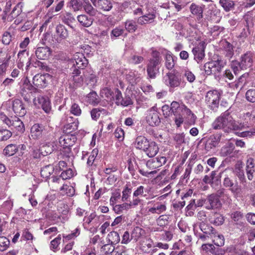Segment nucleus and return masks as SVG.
Listing matches in <instances>:
<instances>
[{"label":"nucleus","instance_id":"33","mask_svg":"<svg viewBox=\"0 0 255 255\" xmlns=\"http://www.w3.org/2000/svg\"><path fill=\"white\" fill-rule=\"evenodd\" d=\"M77 20L82 25L87 27L90 26L93 22V18L89 17L86 14L78 15Z\"/></svg>","mask_w":255,"mask_h":255},{"label":"nucleus","instance_id":"18","mask_svg":"<svg viewBox=\"0 0 255 255\" xmlns=\"http://www.w3.org/2000/svg\"><path fill=\"white\" fill-rule=\"evenodd\" d=\"M184 105H180L179 103L173 101L171 104V107L170 111H169V107L167 105H164L162 107V110L163 112V114L165 115H168V112H171L173 115L181 113L183 111V108Z\"/></svg>","mask_w":255,"mask_h":255},{"label":"nucleus","instance_id":"38","mask_svg":"<svg viewBox=\"0 0 255 255\" xmlns=\"http://www.w3.org/2000/svg\"><path fill=\"white\" fill-rule=\"evenodd\" d=\"M145 231L139 227H135L131 234V239L137 241L141 237L144 236Z\"/></svg>","mask_w":255,"mask_h":255},{"label":"nucleus","instance_id":"60","mask_svg":"<svg viewBox=\"0 0 255 255\" xmlns=\"http://www.w3.org/2000/svg\"><path fill=\"white\" fill-rule=\"evenodd\" d=\"M115 250V247L112 243L106 244L103 246L100 250V252L102 254L107 255L111 254Z\"/></svg>","mask_w":255,"mask_h":255},{"label":"nucleus","instance_id":"57","mask_svg":"<svg viewBox=\"0 0 255 255\" xmlns=\"http://www.w3.org/2000/svg\"><path fill=\"white\" fill-rule=\"evenodd\" d=\"M126 77L132 84H136L137 82H139L140 80V77L137 76L134 72H130L127 75Z\"/></svg>","mask_w":255,"mask_h":255},{"label":"nucleus","instance_id":"3","mask_svg":"<svg viewBox=\"0 0 255 255\" xmlns=\"http://www.w3.org/2000/svg\"><path fill=\"white\" fill-rule=\"evenodd\" d=\"M201 251L205 253H210L213 255H224L226 253H235L236 248L234 246H230L226 249H216L211 244H203L201 247Z\"/></svg>","mask_w":255,"mask_h":255},{"label":"nucleus","instance_id":"31","mask_svg":"<svg viewBox=\"0 0 255 255\" xmlns=\"http://www.w3.org/2000/svg\"><path fill=\"white\" fill-rule=\"evenodd\" d=\"M55 146L53 142H48L40 147L42 155L46 156L51 154L54 150Z\"/></svg>","mask_w":255,"mask_h":255},{"label":"nucleus","instance_id":"28","mask_svg":"<svg viewBox=\"0 0 255 255\" xmlns=\"http://www.w3.org/2000/svg\"><path fill=\"white\" fill-rule=\"evenodd\" d=\"M35 55L39 59H46L50 55V49L48 47H38L35 51Z\"/></svg>","mask_w":255,"mask_h":255},{"label":"nucleus","instance_id":"53","mask_svg":"<svg viewBox=\"0 0 255 255\" xmlns=\"http://www.w3.org/2000/svg\"><path fill=\"white\" fill-rule=\"evenodd\" d=\"M23 4L21 2L18 3L13 8L10 14V16L12 18L17 17L22 12Z\"/></svg>","mask_w":255,"mask_h":255},{"label":"nucleus","instance_id":"43","mask_svg":"<svg viewBox=\"0 0 255 255\" xmlns=\"http://www.w3.org/2000/svg\"><path fill=\"white\" fill-rule=\"evenodd\" d=\"M107 111L103 108H95L91 112V117L94 120H97L101 115H105Z\"/></svg>","mask_w":255,"mask_h":255},{"label":"nucleus","instance_id":"23","mask_svg":"<svg viewBox=\"0 0 255 255\" xmlns=\"http://www.w3.org/2000/svg\"><path fill=\"white\" fill-rule=\"evenodd\" d=\"M166 162V158L164 156H160L155 159L148 160L146 162V166L148 167L155 169L165 164Z\"/></svg>","mask_w":255,"mask_h":255},{"label":"nucleus","instance_id":"42","mask_svg":"<svg viewBox=\"0 0 255 255\" xmlns=\"http://www.w3.org/2000/svg\"><path fill=\"white\" fill-rule=\"evenodd\" d=\"M235 147L232 143H229L227 145L222 147L220 153L223 156H227L230 155L234 150Z\"/></svg>","mask_w":255,"mask_h":255},{"label":"nucleus","instance_id":"49","mask_svg":"<svg viewBox=\"0 0 255 255\" xmlns=\"http://www.w3.org/2000/svg\"><path fill=\"white\" fill-rule=\"evenodd\" d=\"M80 71L78 69H74L72 73V78L74 83L78 84H81L83 81V78L80 75Z\"/></svg>","mask_w":255,"mask_h":255},{"label":"nucleus","instance_id":"9","mask_svg":"<svg viewBox=\"0 0 255 255\" xmlns=\"http://www.w3.org/2000/svg\"><path fill=\"white\" fill-rule=\"evenodd\" d=\"M222 174L224 176L223 181V185L224 187L228 188L234 194H237L238 189L237 188V185L235 184L234 179V172L231 169H225Z\"/></svg>","mask_w":255,"mask_h":255},{"label":"nucleus","instance_id":"56","mask_svg":"<svg viewBox=\"0 0 255 255\" xmlns=\"http://www.w3.org/2000/svg\"><path fill=\"white\" fill-rule=\"evenodd\" d=\"M11 135L12 132L10 130L0 128V141L7 140Z\"/></svg>","mask_w":255,"mask_h":255},{"label":"nucleus","instance_id":"24","mask_svg":"<svg viewBox=\"0 0 255 255\" xmlns=\"http://www.w3.org/2000/svg\"><path fill=\"white\" fill-rule=\"evenodd\" d=\"M191 13L196 16L197 20L200 22L203 18V8L198 4L192 3L189 7Z\"/></svg>","mask_w":255,"mask_h":255},{"label":"nucleus","instance_id":"47","mask_svg":"<svg viewBox=\"0 0 255 255\" xmlns=\"http://www.w3.org/2000/svg\"><path fill=\"white\" fill-rule=\"evenodd\" d=\"M101 96L104 98H107L108 100H112L114 99V92L111 89L104 88L101 91Z\"/></svg>","mask_w":255,"mask_h":255},{"label":"nucleus","instance_id":"2","mask_svg":"<svg viewBox=\"0 0 255 255\" xmlns=\"http://www.w3.org/2000/svg\"><path fill=\"white\" fill-rule=\"evenodd\" d=\"M52 135L50 128L39 124H34L30 128V137L34 140L50 139Z\"/></svg>","mask_w":255,"mask_h":255},{"label":"nucleus","instance_id":"46","mask_svg":"<svg viewBox=\"0 0 255 255\" xmlns=\"http://www.w3.org/2000/svg\"><path fill=\"white\" fill-rule=\"evenodd\" d=\"M199 226L203 233L209 235L210 237H212L216 231L210 224H199Z\"/></svg>","mask_w":255,"mask_h":255},{"label":"nucleus","instance_id":"45","mask_svg":"<svg viewBox=\"0 0 255 255\" xmlns=\"http://www.w3.org/2000/svg\"><path fill=\"white\" fill-rule=\"evenodd\" d=\"M222 44L225 50L226 51V56L231 58L234 54L233 46L227 41H222Z\"/></svg>","mask_w":255,"mask_h":255},{"label":"nucleus","instance_id":"29","mask_svg":"<svg viewBox=\"0 0 255 255\" xmlns=\"http://www.w3.org/2000/svg\"><path fill=\"white\" fill-rule=\"evenodd\" d=\"M97 8L104 11H108L112 9L113 3L111 0H98Z\"/></svg>","mask_w":255,"mask_h":255},{"label":"nucleus","instance_id":"7","mask_svg":"<svg viewBox=\"0 0 255 255\" xmlns=\"http://www.w3.org/2000/svg\"><path fill=\"white\" fill-rule=\"evenodd\" d=\"M224 65L225 62L221 58H218L216 60L206 63L204 66V69L205 73L208 75L216 74L221 71Z\"/></svg>","mask_w":255,"mask_h":255},{"label":"nucleus","instance_id":"52","mask_svg":"<svg viewBox=\"0 0 255 255\" xmlns=\"http://www.w3.org/2000/svg\"><path fill=\"white\" fill-rule=\"evenodd\" d=\"M166 206L163 204H156L152 208L149 209V211L152 213L160 214L165 211Z\"/></svg>","mask_w":255,"mask_h":255},{"label":"nucleus","instance_id":"21","mask_svg":"<svg viewBox=\"0 0 255 255\" xmlns=\"http://www.w3.org/2000/svg\"><path fill=\"white\" fill-rule=\"evenodd\" d=\"M17 56L18 59V66L19 67H22L24 64L25 63L26 67L27 68L30 64V60L28 56V53L26 50L19 51Z\"/></svg>","mask_w":255,"mask_h":255},{"label":"nucleus","instance_id":"44","mask_svg":"<svg viewBox=\"0 0 255 255\" xmlns=\"http://www.w3.org/2000/svg\"><path fill=\"white\" fill-rule=\"evenodd\" d=\"M54 168L52 165H49L43 167L40 172L41 176L44 178H48L53 172Z\"/></svg>","mask_w":255,"mask_h":255},{"label":"nucleus","instance_id":"14","mask_svg":"<svg viewBox=\"0 0 255 255\" xmlns=\"http://www.w3.org/2000/svg\"><path fill=\"white\" fill-rule=\"evenodd\" d=\"M33 85L30 90H33L35 92L37 88H43L45 87L47 84L46 75L37 74L33 78Z\"/></svg>","mask_w":255,"mask_h":255},{"label":"nucleus","instance_id":"54","mask_svg":"<svg viewBox=\"0 0 255 255\" xmlns=\"http://www.w3.org/2000/svg\"><path fill=\"white\" fill-rule=\"evenodd\" d=\"M130 208V205L128 203H123L122 204L116 205L114 206L113 209L115 212L118 214L123 213L124 211H127Z\"/></svg>","mask_w":255,"mask_h":255},{"label":"nucleus","instance_id":"27","mask_svg":"<svg viewBox=\"0 0 255 255\" xmlns=\"http://www.w3.org/2000/svg\"><path fill=\"white\" fill-rule=\"evenodd\" d=\"M149 143V141L145 137L140 135L136 138L134 146L137 149L144 151Z\"/></svg>","mask_w":255,"mask_h":255},{"label":"nucleus","instance_id":"4","mask_svg":"<svg viewBox=\"0 0 255 255\" xmlns=\"http://www.w3.org/2000/svg\"><path fill=\"white\" fill-rule=\"evenodd\" d=\"M48 37H49L48 40L49 43L52 44L59 43L68 37V32L63 25L60 24L56 26L55 33L53 36L49 34L45 36L46 38Z\"/></svg>","mask_w":255,"mask_h":255},{"label":"nucleus","instance_id":"36","mask_svg":"<svg viewBox=\"0 0 255 255\" xmlns=\"http://www.w3.org/2000/svg\"><path fill=\"white\" fill-rule=\"evenodd\" d=\"M162 59L160 53L156 51H154L152 53V58L150 59L148 65L157 66L161 61Z\"/></svg>","mask_w":255,"mask_h":255},{"label":"nucleus","instance_id":"17","mask_svg":"<svg viewBox=\"0 0 255 255\" xmlns=\"http://www.w3.org/2000/svg\"><path fill=\"white\" fill-rule=\"evenodd\" d=\"M222 134L220 133L214 134L210 136L207 139L205 145V149L209 151L218 146L221 140Z\"/></svg>","mask_w":255,"mask_h":255},{"label":"nucleus","instance_id":"15","mask_svg":"<svg viewBox=\"0 0 255 255\" xmlns=\"http://www.w3.org/2000/svg\"><path fill=\"white\" fill-rule=\"evenodd\" d=\"M33 103L36 107H41L46 113H49L51 108L49 99L42 96H38L33 99Z\"/></svg>","mask_w":255,"mask_h":255},{"label":"nucleus","instance_id":"34","mask_svg":"<svg viewBox=\"0 0 255 255\" xmlns=\"http://www.w3.org/2000/svg\"><path fill=\"white\" fill-rule=\"evenodd\" d=\"M83 6L85 11L91 16H95L98 13L97 9L92 5L88 0H84Z\"/></svg>","mask_w":255,"mask_h":255},{"label":"nucleus","instance_id":"62","mask_svg":"<svg viewBox=\"0 0 255 255\" xmlns=\"http://www.w3.org/2000/svg\"><path fill=\"white\" fill-rule=\"evenodd\" d=\"M247 100L251 103H255V89L252 88L248 90L246 93Z\"/></svg>","mask_w":255,"mask_h":255},{"label":"nucleus","instance_id":"10","mask_svg":"<svg viewBox=\"0 0 255 255\" xmlns=\"http://www.w3.org/2000/svg\"><path fill=\"white\" fill-rule=\"evenodd\" d=\"M165 77V84L170 88L180 86L181 83V75L177 70H174L168 73Z\"/></svg>","mask_w":255,"mask_h":255},{"label":"nucleus","instance_id":"51","mask_svg":"<svg viewBox=\"0 0 255 255\" xmlns=\"http://www.w3.org/2000/svg\"><path fill=\"white\" fill-rule=\"evenodd\" d=\"M182 110L183 111H182L181 114L182 115L185 114L188 116L189 118H190V124H194L196 119V116L193 114L191 111L189 109L187 108L185 106H184Z\"/></svg>","mask_w":255,"mask_h":255},{"label":"nucleus","instance_id":"59","mask_svg":"<svg viewBox=\"0 0 255 255\" xmlns=\"http://www.w3.org/2000/svg\"><path fill=\"white\" fill-rule=\"evenodd\" d=\"M237 135L242 137H252L255 136V128H251L250 130H247L243 132H236Z\"/></svg>","mask_w":255,"mask_h":255},{"label":"nucleus","instance_id":"64","mask_svg":"<svg viewBox=\"0 0 255 255\" xmlns=\"http://www.w3.org/2000/svg\"><path fill=\"white\" fill-rule=\"evenodd\" d=\"M70 4V6L75 11L80 10L82 8V4L80 0H71Z\"/></svg>","mask_w":255,"mask_h":255},{"label":"nucleus","instance_id":"41","mask_svg":"<svg viewBox=\"0 0 255 255\" xmlns=\"http://www.w3.org/2000/svg\"><path fill=\"white\" fill-rule=\"evenodd\" d=\"M219 3L226 11L231 10L235 5L234 1L232 0H220Z\"/></svg>","mask_w":255,"mask_h":255},{"label":"nucleus","instance_id":"32","mask_svg":"<svg viewBox=\"0 0 255 255\" xmlns=\"http://www.w3.org/2000/svg\"><path fill=\"white\" fill-rule=\"evenodd\" d=\"M155 15L154 13H150L142 16L139 17L138 18L137 22L140 25L145 24L148 23L152 22L154 18Z\"/></svg>","mask_w":255,"mask_h":255},{"label":"nucleus","instance_id":"30","mask_svg":"<svg viewBox=\"0 0 255 255\" xmlns=\"http://www.w3.org/2000/svg\"><path fill=\"white\" fill-rule=\"evenodd\" d=\"M75 139L74 137L71 138L69 135H64L59 138V143L64 148H69L74 144Z\"/></svg>","mask_w":255,"mask_h":255},{"label":"nucleus","instance_id":"20","mask_svg":"<svg viewBox=\"0 0 255 255\" xmlns=\"http://www.w3.org/2000/svg\"><path fill=\"white\" fill-rule=\"evenodd\" d=\"M246 173L248 178L252 180L255 172V160L252 157H249L246 162Z\"/></svg>","mask_w":255,"mask_h":255},{"label":"nucleus","instance_id":"13","mask_svg":"<svg viewBox=\"0 0 255 255\" xmlns=\"http://www.w3.org/2000/svg\"><path fill=\"white\" fill-rule=\"evenodd\" d=\"M74 69H84L88 65V62L84 55L79 52H77L73 55L72 59Z\"/></svg>","mask_w":255,"mask_h":255},{"label":"nucleus","instance_id":"8","mask_svg":"<svg viewBox=\"0 0 255 255\" xmlns=\"http://www.w3.org/2000/svg\"><path fill=\"white\" fill-rule=\"evenodd\" d=\"M2 121L11 130L23 132L25 130L24 126L22 122L17 117L9 118L4 116L2 117Z\"/></svg>","mask_w":255,"mask_h":255},{"label":"nucleus","instance_id":"6","mask_svg":"<svg viewBox=\"0 0 255 255\" xmlns=\"http://www.w3.org/2000/svg\"><path fill=\"white\" fill-rule=\"evenodd\" d=\"M6 105L7 110L13 112L17 116L23 117L26 113L24 105L20 100H9L7 102Z\"/></svg>","mask_w":255,"mask_h":255},{"label":"nucleus","instance_id":"37","mask_svg":"<svg viewBox=\"0 0 255 255\" xmlns=\"http://www.w3.org/2000/svg\"><path fill=\"white\" fill-rule=\"evenodd\" d=\"M176 58L170 53H167L165 55V66L168 69H172L175 65V59Z\"/></svg>","mask_w":255,"mask_h":255},{"label":"nucleus","instance_id":"58","mask_svg":"<svg viewBox=\"0 0 255 255\" xmlns=\"http://www.w3.org/2000/svg\"><path fill=\"white\" fill-rule=\"evenodd\" d=\"M70 112L74 116H79L82 113V110L78 104L73 102L70 108Z\"/></svg>","mask_w":255,"mask_h":255},{"label":"nucleus","instance_id":"63","mask_svg":"<svg viewBox=\"0 0 255 255\" xmlns=\"http://www.w3.org/2000/svg\"><path fill=\"white\" fill-rule=\"evenodd\" d=\"M11 58L10 54L7 51H0V63H3L6 62V64H8V62Z\"/></svg>","mask_w":255,"mask_h":255},{"label":"nucleus","instance_id":"12","mask_svg":"<svg viewBox=\"0 0 255 255\" xmlns=\"http://www.w3.org/2000/svg\"><path fill=\"white\" fill-rule=\"evenodd\" d=\"M146 121L151 126H157L160 124L159 114L155 107H152L147 111Z\"/></svg>","mask_w":255,"mask_h":255},{"label":"nucleus","instance_id":"5","mask_svg":"<svg viewBox=\"0 0 255 255\" xmlns=\"http://www.w3.org/2000/svg\"><path fill=\"white\" fill-rule=\"evenodd\" d=\"M221 93L217 90L207 92L205 96V102L210 109L216 111L218 108Z\"/></svg>","mask_w":255,"mask_h":255},{"label":"nucleus","instance_id":"11","mask_svg":"<svg viewBox=\"0 0 255 255\" xmlns=\"http://www.w3.org/2000/svg\"><path fill=\"white\" fill-rule=\"evenodd\" d=\"M223 192V189L218 191L217 194H211L206 199V208L208 210L219 209L221 207V203L219 199V196Z\"/></svg>","mask_w":255,"mask_h":255},{"label":"nucleus","instance_id":"61","mask_svg":"<svg viewBox=\"0 0 255 255\" xmlns=\"http://www.w3.org/2000/svg\"><path fill=\"white\" fill-rule=\"evenodd\" d=\"M61 19L62 21L66 24H69L75 20L74 17L70 12H66L62 15Z\"/></svg>","mask_w":255,"mask_h":255},{"label":"nucleus","instance_id":"50","mask_svg":"<svg viewBox=\"0 0 255 255\" xmlns=\"http://www.w3.org/2000/svg\"><path fill=\"white\" fill-rule=\"evenodd\" d=\"M56 3V4L54 7H52L49 9L48 14H49L50 13L53 14L54 12H58L63 8L64 5L63 0H57Z\"/></svg>","mask_w":255,"mask_h":255},{"label":"nucleus","instance_id":"26","mask_svg":"<svg viewBox=\"0 0 255 255\" xmlns=\"http://www.w3.org/2000/svg\"><path fill=\"white\" fill-rule=\"evenodd\" d=\"M158 150L159 148L157 144L154 141H151L149 142L143 151L149 157H152L156 155Z\"/></svg>","mask_w":255,"mask_h":255},{"label":"nucleus","instance_id":"19","mask_svg":"<svg viewBox=\"0 0 255 255\" xmlns=\"http://www.w3.org/2000/svg\"><path fill=\"white\" fill-rule=\"evenodd\" d=\"M205 47L203 44H199L193 48L192 53L194 56V59L199 63L202 61L205 57Z\"/></svg>","mask_w":255,"mask_h":255},{"label":"nucleus","instance_id":"25","mask_svg":"<svg viewBox=\"0 0 255 255\" xmlns=\"http://www.w3.org/2000/svg\"><path fill=\"white\" fill-rule=\"evenodd\" d=\"M68 120L70 122L66 124L63 127V131L66 134L71 133L77 129L78 122L73 121V117H70Z\"/></svg>","mask_w":255,"mask_h":255},{"label":"nucleus","instance_id":"16","mask_svg":"<svg viewBox=\"0 0 255 255\" xmlns=\"http://www.w3.org/2000/svg\"><path fill=\"white\" fill-rule=\"evenodd\" d=\"M253 54L250 52L241 55L240 58V63L241 67L243 70H246L248 68L251 67L253 63Z\"/></svg>","mask_w":255,"mask_h":255},{"label":"nucleus","instance_id":"22","mask_svg":"<svg viewBox=\"0 0 255 255\" xmlns=\"http://www.w3.org/2000/svg\"><path fill=\"white\" fill-rule=\"evenodd\" d=\"M85 81L88 85L93 87L97 83V78L93 71L90 69L86 70L83 72Z\"/></svg>","mask_w":255,"mask_h":255},{"label":"nucleus","instance_id":"35","mask_svg":"<svg viewBox=\"0 0 255 255\" xmlns=\"http://www.w3.org/2000/svg\"><path fill=\"white\" fill-rule=\"evenodd\" d=\"M211 238H213L212 242L215 245L220 247H223L224 245L225 239L222 235L217 234L215 231Z\"/></svg>","mask_w":255,"mask_h":255},{"label":"nucleus","instance_id":"40","mask_svg":"<svg viewBox=\"0 0 255 255\" xmlns=\"http://www.w3.org/2000/svg\"><path fill=\"white\" fill-rule=\"evenodd\" d=\"M86 101L90 104L97 105L99 102V97L95 92H91L86 96Z\"/></svg>","mask_w":255,"mask_h":255},{"label":"nucleus","instance_id":"39","mask_svg":"<svg viewBox=\"0 0 255 255\" xmlns=\"http://www.w3.org/2000/svg\"><path fill=\"white\" fill-rule=\"evenodd\" d=\"M18 150L16 144H10L7 145L3 150V154L6 156H10L14 155Z\"/></svg>","mask_w":255,"mask_h":255},{"label":"nucleus","instance_id":"55","mask_svg":"<svg viewBox=\"0 0 255 255\" xmlns=\"http://www.w3.org/2000/svg\"><path fill=\"white\" fill-rule=\"evenodd\" d=\"M125 28L128 32H134L137 29V25L135 21L127 20L125 24Z\"/></svg>","mask_w":255,"mask_h":255},{"label":"nucleus","instance_id":"1","mask_svg":"<svg viewBox=\"0 0 255 255\" xmlns=\"http://www.w3.org/2000/svg\"><path fill=\"white\" fill-rule=\"evenodd\" d=\"M212 126L214 129H223L224 132L227 133L245 128L244 124L236 122L228 111L217 117Z\"/></svg>","mask_w":255,"mask_h":255},{"label":"nucleus","instance_id":"48","mask_svg":"<svg viewBox=\"0 0 255 255\" xmlns=\"http://www.w3.org/2000/svg\"><path fill=\"white\" fill-rule=\"evenodd\" d=\"M60 191L63 194L67 195L68 196H72L75 194V189L72 186H68L66 184H63L60 188Z\"/></svg>","mask_w":255,"mask_h":255}]
</instances>
